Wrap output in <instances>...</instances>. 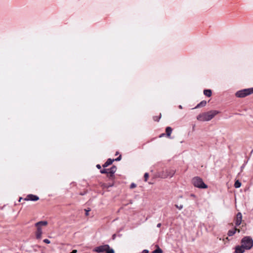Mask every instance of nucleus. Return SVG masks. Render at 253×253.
Here are the masks:
<instances>
[{
    "mask_svg": "<svg viewBox=\"0 0 253 253\" xmlns=\"http://www.w3.org/2000/svg\"><path fill=\"white\" fill-rule=\"evenodd\" d=\"M219 113V112L216 110H211L207 112L200 114L197 116V119L202 122L209 121Z\"/></svg>",
    "mask_w": 253,
    "mask_h": 253,
    "instance_id": "obj_1",
    "label": "nucleus"
},
{
    "mask_svg": "<svg viewBox=\"0 0 253 253\" xmlns=\"http://www.w3.org/2000/svg\"><path fill=\"white\" fill-rule=\"evenodd\" d=\"M241 244L246 250H250L253 246V240L250 236H246L242 239Z\"/></svg>",
    "mask_w": 253,
    "mask_h": 253,
    "instance_id": "obj_2",
    "label": "nucleus"
},
{
    "mask_svg": "<svg viewBox=\"0 0 253 253\" xmlns=\"http://www.w3.org/2000/svg\"><path fill=\"white\" fill-rule=\"evenodd\" d=\"M192 183L194 186L201 189H205L208 187L204 183L202 178L199 177H195L192 179Z\"/></svg>",
    "mask_w": 253,
    "mask_h": 253,
    "instance_id": "obj_3",
    "label": "nucleus"
},
{
    "mask_svg": "<svg viewBox=\"0 0 253 253\" xmlns=\"http://www.w3.org/2000/svg\"><path fill=\"white\" fill-rule=\"evenodd\" d=\"M252 93H253V87L244 89L238 91L236 93V96L237 97L243 98V97H246L247 95H250Z\"/></svg>",
    "mask_w": 253,
    "mask_h": 253,
    "instance_id": "obj_4",
    "label": "nucleus"
},
{
    "mask_svg": "<svg viewBox=\"0 0 253 253\" xmlns=\"http://www.w3.org/2000/svg\"><path fill=\"white\" fill-rule=\"evenodd\" d=\"M175 173V170L173 169H166L163 171L161 174L160 176L162 178H166L168 177H171Z\"/></svg>",
    "mask_w": 253,
    "mask_h": 253,
    "instance_id": "obj_5",
    "label": "nucleus"
},
{
    "mask_svg": "<svg viewBox=\"0 0 253 253\" xmlns=\"http://www.w3.org/2000/svg\"><path fill=\"white\" fill-rule=\"evenodd\" d=\"M109 248L108 245H104L97 247L95 248L94 251L97 253H104L106 252V250Z\"/></svg>",
    "mask_w": 253,
    "mask_h": 253,
    "instance_id": "obj_6",
    "label": "nucleus"
},
{
    "mask_svg": "<svg viewBox=\"0 0 253 253\" xmlns=\"http://www.w3.org/2000/svg\"><path fill=\"white\" fill-rule=\"evenodd\" d=\"M39 199L38 196L33 195V194H29L24 199L25 201H37Z\"/></svg>",
    "mask_w": 253,
    "mask_h": 253,
    "instance_id": "obj_7",
    "label": "nucleus"
},
{
    "mask_svg": "<svg viewBox=\"0 0 253 253\" xmlns=\"http://www.w3.org/2000/svg\"><path fill=\"white\" fill-rule=\"evenodd\" d=\"M242 220V215L241 212H238L236 215V218L235 220L236 226H238L240 225Z\"/></svg>",
    "mask_w": 253,
    "mask_h": 253,
    "instance_id": "obj_8",
    "label": "nucleus"
},
{
    "mask_svg": "<svg viewBox=\"0 0 253 253\" xmlns=\"http://www.w3.org/2000/svg\"><path fill=\"white\" fill-rule=\"evenodd\" d=\"M117 170V167L115 166H113L110 169H109V175L108 176L111 178L114 177V174Z\"/></svg>",
    "mask_w": 253,
    "mask_h": 253,
    "instance_id": "obj_9",
    "label": "nucleus"
},
{
    "mask_svg": "<svg viewBox=\"0 0 253 253\" xmlns=\"http://www.w3.org/2000/svg\"><path fill=\"white\" fill-rule=\"evenodd\" d=\"M246 250L243 245L241 244V246H237L235 249L236 253H243L245 250Z\"/></svg>",
    "mask_w": 253,
    "mask_h": 253,
    "instance_id": "obj_10",
    "label": "nucleus"
},
{
    "mask_svg": "<svg viewBox=\"0 0 253 253\" xmlns=\"http://www.w3.org/2000/svg\"><path fill=\"white\" fill-rule=\"evenodd\" d=\"M37 228V231L36 232V238L37 239H40L42 234V230L40 226H36Z\"/></svg>",
    "mask_w": 253,
    "mask_h": 253,
    "instance_id": "obj_11",
    "label": "nucleus"
},
{
    "mask_svg": "<svg viewBox=\"0 0 253 253\" xmlns=\"http://www.w3.org/2000/svg\"><path fill=\"white\" fill-rule=\"evenodd\" d=\"M236 231H238V232H240V229H238L237 228H234L232 230H230L228 232V235L229 236H232L235 234Z\"/></svg>",
    "mask_w": 253,
    "mask_h": 253,
    "instance_id": "obj_12",
    "label": "nucleus"
},
{
    "mask_svg": "<svg viewBox=\"0 0 253 253\" xmlns=\"http://www.w3.org/2000/svg\"><path fill=\"white\" fill-rule=\"evenodd\" d=\"M114 161V159H108L102 166L103 168L107 167L108 166L112 164Z\"/></svg>",
    "mask_w": 253,
    "mask_h": 253,
    "instance_id": "obj_13",
    "label": "nucleus"
},
{
    "mask_svg": "<svg viewBox=\"0 0 253 253\" xmlns=\"http://www.w3.org/2000/svg\"><path fill=\"white\" fill-rule=\"evenodd\" d=\"M206 104H207V101L205 100H203V101H201L200 103L197 104V105L194 109H196V108H200L202 107H204L206 105Z\"/></svg>",
    "mask_w": 253,
    "mask_h": 253,
    "instance_id": "obj_14",
    "label": "nucleus"
},
{
    "mask_svg": "<svg viewBox=\"0 0 253 253\" xmlns=\"http://www.w3.org/2000/svg\"><path fill=\"white\" fill-rule=\"evenodd\" d=\"M47 224V222L46 221H41L37 222L35 224V226H39L41 227L42 226H45Z\"/></svg>",
    "mask_w": 253,
    "mask_h": 253,
    "instance_id": "obj_15",
    "label": "nucleus"
},
{
    "mask_svg": "<svg viewBox=\"0 0 253 253\" xmlns=\"http://www.w3.org/2000/svg\"><path fill=\"white\" fill-rule=\"evenodd\" d=\"M211 89H205L204 90V94L205 95L210 97L211 95Z\"/></svg>",
    "mask_w": 253,
    "mask_h": 253,
    "instance_id": "obj_16",
    "label": "nucleus"
},
{
    "mask_svg": "<svg viewBox=\"0 0 253 253\" xmlns=\"http://www.w3.org/2000/svg\"><path fill=\"white\" fill-rule=\"evenodd\" d=\"M172 130V128L170 127H169V126L167 127V128L166 129V132L167 135L168 137L170 136V135L171 133Z\"/></svg>",
    "mask_w": 253,
    "mask_h": 253,
    "instance_id": "obj_17",
    "label": "nucleus"
},
{
    "mask_svg": "<svg viewBox=\"0 0 253 253\" xmlns=\"http://www.w3.org/2000/svg\"><path fill=\"white\" fill-rule=\"evenodd\" d=\"M241 186V183L238 180H236L234 184V186L236 188H238L240 187Z\"/></svg>",
    "mask_w": 253,
    "mask_h": 253,
    "instance_id": "obj_18",
    "label": "nucleus"
},
{
    "mask_svg": "<svg viewBox=\"0 0 253 253\" xmlns=\"http://www.w3.org/2000/svg\"><path fill=\"white\" fill-rule=\"evenodd\" d=\"M100 172L101 173H106L109 175V169H103L100 170Z\"/></svg>",
    "mask_w": 253,
    "mask_h": 253,
    "instance_id": "obj_19",
    "label": "nucleus"
},
{
    "mask_svg": "<svg viewBox=\"0 0 253 253\" xmlns=\"http://www.w3.org/2000/svg\"><path fill=\"white\" fill-rule=\"evenodd\" d=\"M152 253H163V251L160 248H158L153 251Z\"/></svg>",
    "mask_w": 253,
    "mask_h": 253,
    "instance_id": "obj_20",
    "label": "nucleus"
},
{
    "mask_svg": "<svg viewBox=\"0 0 253 253\" xmlns=\"http://www.w3.org/2000/svg\"><path fill=\"white\" fill-rule=\"evenodd\" d=\"M106 253H114V251L112 249H110V247L109 246V248L106 250Z\"/></svg>",
    "mask_w": 253,
    "mask_h": 253,
    "instance_id": "obj_21",
    "label": "nucleus"
},
{
    "mask_svg": "<svg viewBox=\"0 0 253 253\" xmlns=\"http://www.w3.org/2000/svg\"><path fill=\"white\" fill-rule=\"evenodd\" d=\"M148 177H149V174H148V173L146 172V173L144 174V180H145V181H147V179H148Z\"/></svg>",
    "mask_w": 253,
    "mask_h": 253,
    "instance_id": "obj_22",
    "label": "nucleus"
},
{
    "mask_svg": "<svg viewBox=\"0 0 253 253\" xmlns=\"http://www.w3.org/2000/svg\"><path fill=\"white\" fill-rule=\"evenodd\" d=\"M175 206L179 210H181L183 208V206L182 205L178 206L177 205H175Z\"/></svg>",
    "mask_w": 253,
    "mask_h": 253,
    "instance_id": "obj_23",
    "label": "nucleus"
},
{
    "mask_svg": "<svg viewBox=\"0 0 253 253\" xmlns=\"http://www.w3.org/2000/svg\"><path fill=\"white\" fill-rule=\"evenodd\" d=\"M136 186V184L134 183H132L130 184V188H133Z\"/></svg>",
    "mask_w": 253,
    "mask_h": 253,
    "instance_id": "obj_24",
    "label": "nucleus"
},
{
    "mask_svg": "<svg viewBox=\"0 0 253 253\" xmlns=\"http://www.w3.org/2000/svg\"><path fill=\"white\" fill-rule=\"evenodd\" d=\"M43 242L46 244H49L50 243V241L48 239H45L43 240Z\"/></svg>",
    "mask_w": 253,
    "mask_h": 253,
    "instance_id": "obj_25",
    "label": "nucleus"
},
{
    "mask_svg": "<svg viewBox=\"0 0 253 253\" xmlns=\"http://www.w3.org/2000/svg\"><path fill=\"white\" fill-rule=\"evenodd\" d=\"M121 156L120 155L119 157H118L117 158H116V159H114V161H119L121 160Z\"/></svg>",
    "mask_w": 253,
    "mask_h": 253,
    "instance_id": "obj_26",
    "label": "nucleus"
},
{
    "mask_svg": "<svg viewBox=\"0 0 253 253\" xmlns=\"http://www.w3.org/2000/svg\"><path fill=\"white\" fill-rule=\"evenodd\" d=\"M85 215L87 216L88 215V212L90 211L89 209L88 210H85Z\"/></svg>",
    "mask_w": 253,
    "mask_h": 253,
    "instance_id": "obj_27",
    "label": "nucleus"
},
{
    "mask_svg": "<svg viewBox=\"0 0 253 253\" xmlns=\"http://www.w3.org/2000/svg\"><path fill=\"white\" fill-rule=\"evenodd\" d=\"M160 118H161V116H160L159 118H157V117H154V120L155 121H158L160 119Z\"/></svg>",
    "mask_w": 253,
    "mask_h": 253,
    "instance_id": "obj_28",
    "label": "nucleus"
},
{
    "mask_svg": "<svg viewBox=\"0 0 253 253\" xmlns=\"http://www.w3.org/2000/svg\"><path fill=\"white\" fill-rule=\"evenodd\" d=\"M149 253V251L147 250H144L142 252V253Z\"/></svg>",
    "mask_w": 253,
    "mask_h": 253,
    "instance_id": "obj_29",
    "label": "nucleus"
},
{
    "mask_svg": "<svg viewBox=\"0 0 253 253\" xmlns=\"http://www.w3.org/2000/svg\"><path fill=\"white\" fill-rule=\"evenodd\" d=\"M96 168L97 169H101V166L100 165L98 164V165H96Z\"/></svg>",
    "mask_w": 253,
    "mask_h": 253,
    "instance_id": "obj_30",
    "label": "nucleus"
},
{
    "mask_svg": "<svg viewBox=\"0 0 253 253\" xmlns=\"http://www.w3.org/2000/svg\"><path fill=\"white\" fill-rule=\"evenodd\" d=\"M161 226V223H158L157 225V227H160Z\"/></svg>",
    "mask_w": 253,
    "mask_h": 253,
    "instance_id": "obj_31",
    "label": "nucleus"
},
{
    "mask_svg": "<svg viewBox=\"0 0 253 253\" xmlns=\"http://www.w3.org/2000/svg\"><path fill=\"white\" fill-rule=\"evenodd\" d=\"M178 108L180 109H182L183 108L182 106L181 105L178 106Z\"/></svg>",
    "mask_w": 253,
    "mask_h": 253,
    "instance_id": "obj_32",
    "label": "nucleus"
},
{
    "mask_svg": "<svg viewBox=\"0 0 253 253\" xmlns=\"http://www.w3.org/2000/svg\"><path fill=\"white\" fill-rule=\"evenodd\" d=\"M77 253V250H73L71 253Z\"/></svg>",
    "mask_w": 253,
    "mask_h": 253,
    "instance_id": "obj_33",
    "label": "nucleus"
},
{
    "mask_svg": "<svg viewBox=\"0 0 253 253\" xmlns=\"http://www.w3.org/2000/svg\"><path fill=\"white\" fill-rule=\"evenodd\" d=\"M115 237H116V235H115V234H114V235H113V240H114V239H115Z\"/></svg>",
    "mask_w": 253,
    "mask_h": 253,
    "instance_id": "obj_34",
    "label": "nucleus"
},
{
    "mask_svg": "<svg viewBox=\"0 0 253 253\" xmlns=\"http://www.w3.org/2000/svg\"><path fill=\"white\" fill-rule=\"evenodd\" d=\"M21 199H22V198H20V199H19V202H20V201H21Z\"/></svg>",
    "mask_w": 253,
    "mask_h": 253,
    "instance_id": "obj_35",
    "label": "nucleus"
},
{
    "mask_svg": "<svg viewBox=\"0 0 253 253\" xmlns=\"http://www.w3.org/2000/svg\"><path fill=\"white\" fill-rule=\"evenodd\" d=\"M163 135H164V133H163V134H161V135L160 136V137H161V136H163Z\"/></svg>",
    "mask_w": 253,
    "mask_h": 253,
    "instance_id": "obj_36",
    "label": "nucleus"
},
{
    "mask_svg": "<svg viewBox=\"0 0 253 253\" xmlns=\"http://www.w3.org/2000/svg\"><path fill=\"white\" fill-rule=\"evenodd\" d=\"M244 166H242L241 167V169H243L244 168Z\"/></svg>",
    "mask_w": 253,
    "mask_h": 253,
    "instance_id": "obj_37",
    "label": "nucleus"
},
{
    "mask_svg": "<svg viewBox=\"0 0 253 253\" xmlns=\"http://www.w3.org/2000/svg\"><path fill=\"white\" fill-rule=\"evenodd\" d=\"M118 152H116V155H118Z\"/></svg>",
    "mask_w": 253,
    "mask_h": 253,
    "instance_id": "obj_38",
    "label": "nucleus"
}]
</instances>
